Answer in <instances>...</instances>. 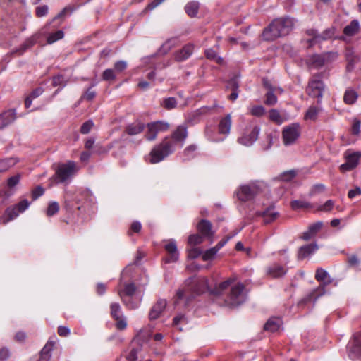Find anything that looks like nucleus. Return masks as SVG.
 <instances>
[{"mask_svg": "<svg viewBox=\"0 0 361 361\" xmlns=\"http://www.w3.org/2000/svg\"><path fill=\"white\" fill-rule=\"evenodd\" d=\"M102 78L104 80H112L116 78L114 71L113 69H106L102 74Z\"/></svg>", "mask_w": 361, "mask_h": 361, "instance_id": "e2e57ef3", "label": "nucleus"}, {"mask_svg": "<svg viewBox=\"0 0 361 361\" xmlns=\"http://www.w3.org/2000/svg\"><path fill=\"white\" fill-rule=\"evenodd\" d=\"M54 343L49 341L44 346L40 353L39 361H49L51 357V352L53 350Z\"/></svg>", "mask_w": 361, "mask_h": 361, "instance_id": "2f4dec72", "label": "nucleus"}, {"mask_svg": "<svg viewBox=\"0 0 361 361\" xmlns=\"http://www.w3.org/2000/svg\"><path fill=\"white\" fill-rule=\"evenodd\" d=\"M197 230L205 237H211L213 233L211 231V224L206 220H202L197 225Z\"/></svg>", "mask_w": 361, "mask_h": 361, "instance_id": "7c9ffc66", "label": "nucleus"}, {"mask_svg": "<svg viewBox=\"0 0 361 361\" xmlns=\"http://www.w3.org/2000/svg\"><path fill=\"white\" fill-rule=\"evenodd\" d=\"M261 190V185L257 183L242 185L237 192V197L240 200L246 202L253 199Z\"/></svg>", "mask_w": 361, "mask_h": 361, "instance_id": "6e6552de", "label": "nucleus"}, {"mask_svg": "<svg viewBox=\"0 0 361 361\" xmlns=\"http://www.w3.org/2000/svg\"><path fill=\"white\" fill-rule=\"evenodd\" d=\"M231 126L232 117L231 114L220 118L217 129L219 135H222L224 140L230 134Z\"/></svg>", "mask_w": 361, "mask_h": 361, "instance_id": "a211bd4d", "label": "nucleus"}, {"mask_svg": "<svg viewBox=\"0 0 361 361\" xmlns=\"http://www.w3.org/2000/svg\"><path fill=\"white\" fill-rule=\"evenodd\" d=\"M202 252L197 247H192L188 250V257L190 259H195L200 255L202 256Z\"/></svg>", "mask_w": 361, "mask_h": 361, "instance_id": "13d9d810", "label": "nucleus"}, {"mask_svg": "<svg viewBox=\"0 0 361 361\" xmlns=\"http://www.w3.org/2000/svg\"><path fill=\"white\" fill-rule=\"evenodd\" d=\"M197 149V146L195 145H191L187 147L184 151V155L186 159H190L193 157V153Z\"/></svg>", "mask_w": 361, "mask_h": 361, "instance_id": "69168bd1", "label": "nucleus"}, {"mask_svg": "<svg viewBox=\"0 0 361 361\" xmlns=\"http://www.w3.org/2000/svg\"><path fill=\"white\" fill-rule=\"evenodd\" d=\"M359 30V23L356 20H353L343 30V33L348 36H353L355 35Z\"/></svg>", "mask_w": 361, "mask_h": 361, "instance_id": "f704fd0d", "label": "nucleus"}, {"mask_svg": "<svg viewBox=\"0 0 361 361\" xmlns=\"http://www.w3.org/2000/svg\"><path fill=\"white\" fill-rule=\"evenodd\" d=\"M319 111V108L317 106H310L305 115V119L314 121L317 118Z\"/></svg>", "mask_w": 361, "mask_h": 361, "instance_id": "ea45409f", "label": "nucleus"}, {"mask_svg": "<svg viewBox=\"0 0 361 361\" xmlns=\"http://www.w3.org/2000/svg\"><path fill=\"white\" fill-rule=\"evenodd\" d=\"M300 135V126L298 123H293L286 126L282 132L283 142L286 146L293 145Z\"/></svg>", "mask_w": 361, "mask_h": 361, "instance_id": "1a4fd4ad", "label": "nucleus"}, {"mask_svg": "<svg viewBox=\"0 0 361 361\" xmlns=\"http://www.w3.org/2000/svg\"><path fill=\"white\" fill-rule=\"evenodd\" d=\"M318 250V246L317 244H309L302 246L299 248L298 251V259L299 260H302L307 257H309L313 253H314Z\"/></svg>", "mask_w": 361, "mask_h": 361, "instance_id": "5701e85b", "label": "nucleus"}, {"mask_svg": "<svg viewBox=\"0 0 361 361\" xmlns=\"http://www.w3.org/2000/svg\"><path fill=\"white\" fill-rule=\"evenodd\" d=\"M48 13L47 6H39L36 8V14L38 17H43Z\"/></svg>", "mask_w": 361, "mask_h": 361, "instance_id": "774afa93", "label": "nucleus"}, {"mask_svg": "<svg viewBox=\"0 0 361 361\" xmlns=\"http://www.w3.org/2000/svg\"><path fill=\"white\" fill-rule=\"evenodd\" d=\"M291 207L293 209L313 207L310 203L304 200H293L291 202Z\"/></svg>", "mask_w": 361, "mask_h": 361, "instance_id": "37998d69", "label": "nucleus"}, {"mask_svg": "<svg viewBox=\"0 0 361 361\" xmlns=\"http://www.w3.org/2000/svg\"><path fill=\"white\" fill-rule=\"evenodd\" d=\"M233 281V278H229L212 290V294L216 300H219V302L221 305L233 307L245 302L246 295L244 285L240 283L232 285Z\"/></svg>", "mask_w": 361, "mask_h": 361, "instance_id": "f257e3e1", "label": "nucleus"}, {"mask_svg": "<svg viewBox=\"0 0 361 361\" xmlns=\"http://www.w3.org/2000/svg\"><path fill=\"white\" fill-rule=\"evenodd\" d=\"M203 235H200L198 234L191 235L188 238V244L190 246H195L197 245L201 244L203 242Z\"/></svg>", "mask_w": 361, "mask_h": 361, "instance_id": "3c124183", "label": "nucleus"}, {"mask_svg": "<svg viewBox=\"0 0 361 361\" xmlns=\"http://www.w3.org/2000/svg\"><path fill=\"white\" fill-rule=\"evenodd\" d=\"M127 68V63L125 61H118L114 64V69L118 73L122 72Z\"/></svg>", "mask_w": 361, "mask_h": 361, "instance_id": "338daca9", "label": "nucleus"}, {"mask_svg": "<svg viewBox=\"0 0 361 361\" xmlns=\"http://www.w3.org/2000/svg\"><path fill=\"white\" fill-rule=\"evenodd\" d=\"M334 207V202L331 200H327L324 204L317 207V210L324 212H329Z\"/></svg>", "mask_w": 361, "mask_h": 361, "instance_id": "09e8293b", "label": "nucleus"}, {"mask_svg": "<svg viewBox=\"0 0 361 361\" xmlns=\"http://www.w3.org/2000/svg\"><path fill=\"white\" fill-rule=\"evenodd\" d=\"M16 163L13 159H5L0 160V173L7 171Z\"/></svg>", "mask_w": 361, "mask_h": 361, "instance_id": "a19ab883", "label": "nucleus"}, {"mask_svg": "<svg viewBox=\"0 0 361 361\" xmlns=\"http://www.w3.org/2000/svg\"><path fill=\"white\" fill-rule=\"evenodd\" d=\"M185 300L187 303L190 300L189 290H179L177 293V300Z\"/></svg>", "mask_w": 361, "mask_h": 361, "instance_id": "5fc2aeb1", "label": "nucleus"}, {"mask_svg": "<svg viewBox=\"0 0 361 361\" xmlns=\"http://www.w3.org/2000/svg\"><path fill=\"white\" fill-rule=\"evenodd\" d=\"M188 137V130L187 127L184 125L178 126L176 129L173 132L171 135V138L175 144V142H181L182 145H183L185 139Z\"/></svg>", "mask_w": 361, "mask_h": 361, "instance_id": "4be33fe9", "label": "nucleus"}, {"mask_svg": "<svg viewBox=\"0 0 361 361\" xmlns=\"http://www.w3.org/2000/svg\"><path fill=\"white\" fill-rule=\"evenodd\" d=\"M30 203L27 200L20 201L13 207H8L6 210V214L8 216V219L6 222L13 220L16 218L20 213L23 212L30 206Z\"/></svg>", "mask_w": 361, "mask_h": 361, "instance_id": "f3484780", "label": "nucleus"}, {"mask_svg": "<svg viewBox=\"0 0 361 361\" xmlns=\"http://www.w3.org/2000/svg\"><path fill=\"white\" fill-rule=\"evenodd\" d=\"M204 133L207 138L213 142H220L224 140V138L216 137L211 128L207 127Z\"/></svg>", "mask_w": 361, "mask_h": 361, "instance_id": "6e6d98bb", "label": "nucleus"}, {"mask_svg": "<svg viewBox=\"0 0 361 361\" xmlns=\"http://www.w3.org/2000/svg\"><path fill=\"white\" fill-rule=\"evenodd\" d=\"M260 128L255 124H250L243 130L238 141L240 144L245 146L252 145L257 139Z\"/></svg>", "mask_w": 361, "mask_h": 361, "instance_id": "423d86ee", "label": "nucleus"}, {"mask_svg": "<svg viewBox=\"0 0 361 361\" xmlns=\"http://www.w3.org/2000/svg\"><path fill=\"white\" fill-rule=\"evenodd\" d=\"M294 25V19L289 17L276 19L264 30L262 37L265 40H274L277 37L288 35Z\"/></svg>", "mask_w": 361, "mask_h": 361, "instance_id": "f03ea898", "label": "nucleus"}, {"mask_svg": "<svg viewBox=\"0 0 361 361\" xmlns=\"http://www.w3.org/2000/svg\"><path fill=\"white\" fill-rule=\"evenodd\" d=\"M44 192V189L40 186L38 185L35 188L32 190V197L33 200H37L38 197L42 196Z\"/></svg>", "mask_w": 361, "mask_h": 361, "instance_id": "680f3d73", "label": "nucleus"}, {"mask_svg": "<svg viewBox=\"0 0 361 361\" xmlns=\"http://www.w3.org/2000/svg\"><path fill=\"white\" fill-rule=\"evenodd\" d=\"M190 281H193V283L195 285L194 291L197 294L202 293L204 292L205 290H208V288H209L208 281L204 277L195 279V280L190 279Z\"/></svg>", "mask_w": 361, "mask_h": 361, "instance_id": "a878e982", "label": "nucleus"}, {"mask_svg": "<svg viewBox=\"0 0 361 361\" xmlns=\"http://www.w3.org/2000/svg\"><path fill=\"white\" fill-rule=\"evenodd\" d=\"M145 128L143 123L136 121L126 127V133L130 135H135L140 133Z\"/></svg>", "mask_w": 361, "mask_h": 361, "instance_id": "c85d7f7f", "label": "nucleus"}, {"mask_svg": "<svg viewBox=\"0 0 361 361\" xmlns=\"http://www.w3.org/2000/svg\"><path fill=\"white\" fill-rule=\"evenodd\" d=\"M248 109L250 114L254 116L261 117L265 114V109L261 105L251 106Z\"/></svg>", "mask_w": 361, "mask_h": 361, "instance_id": "79ce46f5", "label": "nucleus"}, {"mask_svg": "<svg viewBox=\"0 0 361 361\" xmlns=\"http://www.w3.org/2000/svg\"><path fill=\"white\" fill-rule=\"evenodd\" d=\"M258 215L263 217L265 224H270L277 219L279 213L269 208L262 213H258Z\"/></svg>", "mask_w": 361, "mask_h": 361, "instance_id": "c756f323", "label": "nucleus"}, {"mask_svg": "<svg viewBox=\"0 0 361 361\" xmlns=\"http://www.w3.org/2000/svg\"><path fill=\"white\" fill-rule=\"evenodd\" d=\"M93 126L94 123L91 120L85 122L80 128L81 133L87 134L91 130Z\"/></svg>", "mask_w": 361, "mask_h": 361, "instance_id": "bf43d9fd", "label": "nucleus"}, {"mask_svg": "<svg viewBox=\"0 0 361 361\" xmlns=\"http://www.w3.org/2000/svg\"><path fill=\"white\" fill-rule=\"evenodd\" d=\"M344 157L345 162L340 166V170L343 173L352 171L358 165L361 152L348 149L344 154Z\"/></svg>", "mask_w": 361, "mask_h": 361, "instance_id": "0eeeda50", "label": "nucleus"}, {"mask_svg": "<svg viewBox=\"0 0 361 361\" xmlns=\"http://www.w3.org/2000/svg\"><path fill=\"white\" fill-rule=\"evenodd\" d=\"M174 151V143L165 137L161 143L156 145L149 154V162L157 164L164 160Z\"/></svg>", "mask_w": 361, "mask_h": 361, "instance_id": "39448f33", "label": "nucleus"}, {"mask_svg": "<svg viewBox=\"0 0 361 361\" xmlns=\"http://www.w3.org/2000/svg\"><path fill=\"white\" fill-rule=\"evenodd\" d=\"M326 187L324 184H316L312 187L311 190H310L309 195L310 196L314 195L317 193L324 191Z\"/></svg>", "mask_w": 361, "mask_h": 361, "instance_id": "4d7b16f0", "label": "nucleus"}, {"mask_svg": "<svg viewBox=\"0 0 361 361\" xmlns=\"http://www.w3.org/2000/svg\"><path fill=\"white\" fill-rule=\"evenodd\" d=\"M193 51L192 44H187L183 48L175 54V58L177 61H184L189 58Z\"/></svg>", "mask_w": 361, "mask_h": 361, "instance_id": "cd10ccee", "label": "nucleus"}, {"mask_svg": "<svg viewBox=\"0 0 361 361\" xmlns=\"http://www.w3.org/2000/svg\"><path fill=\"white\" fill-rule=\"evenodd\" d=\"M315 279L320 283V285L308 293L300 302V303L306 304L308 302L315 303L317 300L326 293L325 286L332 282L329 273L322 269H317L315 274Z\"/></svg>", "mask_w": 361, "mask_h": 361, "instance_id": "7ed1b4c3", "label": "nucleus"}, {"mask_svg": "<svg viewBox=\"0 0 361 361\" xmlns=\"http://www.w3.org/2000/svg\"><path fill=\"white\" fill-rule=\"evenodd\" d=\"M59 205L58 202L55 201L50 202L49 203L46 214L48 216H51L56 214L59 212Z\"/></svg>", "mask_w": 361, "mask_h": 361, "instance_id": "a18cd8bd", "label": "nucleus"}, {"mask_svg": "<svg viewBox=\"0 0 361 361\" xmlns=\"http://www.w3.org/2000/svg\"><path fill=\"white\" fill-rule=\"evenodd\" d=\"M52 83L54 86L61 85L63 87L66 85V81L63 75H56L53 78Z\"/></svg>", "mask_w": 361, "mask_h": 361, "instance_id": "0e129e2a", "label": "nucleus"}, {"mask_svg": "<svg viewBox=\"0 0 361 361\" xmlns=\"http://www.w3.org/2000/svg\"><path fill=\"white\" fill-rule=\"evenodd\" d=\"M287 272V269L278 263H274L267 267L266 274L271 279H276L283 276Z\"/></svg>", "mask_w": 361, "mask_h": 361, "instance_id": "aec40b11", "label": "nucleus"}, {"mask_svg": "<svg viewBox=\"0 0 361 361\" xmlns=\"http://www.w3.org/2000/svg\"><path fill=\"white\" fill-rule=\"evenodd\" d=\"M37 40V35H33L31 37L27 39L24 43L22 44L20 48L16 51V52L21 55L24 51H25L27 49L32 47Z\"/></svg>", "mask_w": 361, "mask_h": 361, "instance_id": "c9c22d12", "label": "nucleus"}, {"mask_svg": "<svg viewBox=\"0 0 361 361\" xmlns=\"http://www.w3.org/2000/svg\"><path fill=\"white\" fill-rule=\"evenodd\" d=\"M348 355L353 360H361V333L355 334L348 344Z\"/></svg>", "mask_w": 361, "mask_h": 361, "instance_id": "9b49d317", "label": "nucleus"}, {"mask_svg": "<svg viewBox=\"0 0 361 361\" xmlns=\"http://www.w3.org/2000/svg\"><path fill=\"white\" fill-rule=\"evenodd\" d=\"M169 128V124L164 121H155L147 125L145 138L149 141H153L157 138L159 133L166 132Z\"/></svg>", "mask_w": 361, "mask_h": 361, "instance_id": "9d476101", "label": "nucleus"}, {"mask_svg": "<svg viewBox=\"0 0 361 361\" xmlns=\"http://www.w3.org/2000/svg\"><path fill=\"white\" fill-rule=\"evenodd\" d=\"M164 248L168 254V257L166 258L165 262L166 263L176 262L179 257V252L175 240H169V242L164 245Z\"/></svg>", "mask_w": 361, "mask_h": 361, "instance_id": "6ab92c4d", "label": "nucleus"}, {"mask_svg": "<svg viewBox=\"0 0 361 361\" xmlns=\"http://www.w3.org/2000/svg\"><path fill=\"white\" fill-rule=\"evenodd\" d=\"M78 170L79 168L73 161L60 164L56 167L55 173L52 176L51 180L56 183L68 184Z\"/></svg>", "mask_w": 361, "mask_h": 361, "instance_id": "20e7f679", "label": "nucleus"}, {"mask_svg": "<svg viewBox=\"0 0 361 361\" xmlns=\"http://www.w3.org/2000/svg\"><path fill=\"white\" fill-rule=\"evenodd\" d=\"M20 178L21 175L20 173H18L15 176L10 177L7 181L8 187L10 188L15 187L16 185L19 183Z\"/></svg>", "mask_w": 361, "mask_h": 361, "instance_id": "864d4df0", "label": "nucleus"}, {"mask_svg": "<svg viewBox=\"0 0 361 361\" xmlns=\"http://www.w3.org/2000/svg\"><path fill=\"white\" fill-rule=\"evenodd\" d=\"M135 292V286L133 283L126 284L123 290H118V295H120L123 302L130 310H134L138 307V302L130 304L127 300V298H131Z\"/></svg>", "mask_w": 361, "mask_h": 361, "instance_id": "dca6fc26", "label": "nucleus"}, {"mask_svg": "<svg viewBox=\"0 0 361 361\" xmlns=\"http://www.w3.org/2000/svg\"><path fill=\"white\" fill-rule=\"evenodd\" d=\"M335 34V29L331 27L326 30L322 34H317V31L314 30H308L307 31V35L311 37V38L307 39V42L309 46L311 47L316 43H319L322 40H326L332 38Z\"/></svg>", "mask_w": 361, "mask_h": 361, "instance_id": "ddd939ff", "label": "nucleus"}, {"mask_svg": "<svg viewBox=\"0 0 361 361\" xmlns=\"http://www.w3.org/2000/svg\"><path fill=\"white\" fill-rule=\"evenodd\" d=\"M337 57L336 52H326L321 55L312 56L310 61L314 68H319L334 61Z\"/></svg>", "mask_w": 361, "mask_h": 361, "instance_id": "4468645a", "label": "nucleus"}, {"mask_svg": "<svg viewBox=\"0 0 361 361\" xmlns=\"http://www.w3.org/2000/svg\"><path fill=\"white\" fill-rule=\"evenodd\" d=\"M161 104L164 109L171 110L176 107L177 101L174 97H168L164 99Z\"/></svg>", "mask_w": 361, "mask_h": 361, "instance_id": "58836bf2", "label": "nucleus"}, {"mask_svg": "<svg viewBox=\"0 0 361 361\" xmlns=\"http://www.w3.org/2000/svg\"><path fill=\"white\" fill-rule=\"evenodd\" d=\"M274 91L275 90H271V91L267 92L265 95L266 99L264 101L267 105L272 106L277 103L278 99L276 96L274 94Z\"/></svg>", "mask_w": 361, "mask_h": 361, "instance_id": "c03bdc74", "label": "nucleus"}, {"mask_svg": "<svg viewBox=\"0 0 361 361\" xmlns=\"http://www.w3.org/2000/svg\"><path fill=\"white\" fill-rule=\"evenodd\" d=\"M167 305L166 300L164 299H159L157 302L152 306L149 313V318L150 320L157 319L159 317L161 312L166 308Z\"/></svg>", "mask_w": 361, "mask_h": 361, "instance_id": "412c9836", "label": "nucleus"}, {"mask_svg": "<svg viewBox=\"0 0 361 361\" xmlns=\"http://www.w3.org/2000/svg\"><path fill=\"white\" fill-rule=\"evenodd\" d=\"M179 43L178 38L173 37L166 40L161 47L159 51L161 54H167L173 47Z\"/></svg>", "mask_w": 361, "mask_h": 361, "instance_id": "72a5a7b5", "label": "nucleus"}, {"mask_svg": "<svg viewBox=\"0 0 361 361\" xmlns=\"http://www.w3.org/2000/svg\"><path fill=\"white\" fill-rule=\"evenodd\" d=\"M360 124L361 123H360V120H358L357 118H354L353 120L352 128H351L352 134H353L355 135H359V133L360 132Z\"/></svg>", "mask_w": 361, "mask_h": 361, "instance_id": "052dcab7", "label": "nucleus"}, {"mask_svg": "<svg viewBox=\"0 0 361 361\" xmlns=\"http://www.w3.org/2000/svg\"><path fill=\"white\" fill-rule=\"evenodd\" d=\"M205 55L207 59L214 60L219 64L223 63V59L218 56L216 51L212 49H207L205 51Z\"/></svg>", "mask_w": 361, "mask_h": 361, "instance_id": "de8ad7c7", "label": "nucleus"}, {"mask_svg": "<svg viewBox=\"0 0 361 361\" xmlns=\"http://www.w3.org/2000/svg\"><path fill=\"white\" fill-rule=\"evenodd\" d=\"M16 119V112L10 109L0 114V129L11 123Z\"/></svg>", "mask_w": 361, "mask_h": 361, "instance_id": "b1692460", "label": "nucleus"}, {"mask_svg": "<svg viewBox=\"0 0 361 361\" xmlns=\"http://www.w3.org/2000/svg\"><path fill=\"white\" fill-rule=\"evenodd\" d=\"M269 119L276 123V124H281L283 122V119L279 112L278 110L272 109L269 112Z\"/></svg>", "mask_w": 361, "mask_h": 361, "instance_id": "4c0bfd02", "label": "nucleus"}, {"mask_svg": "<svg viewBox=\"0 0 361 361\" xmlns=\"http://www.w3.org/2000/svg\"><path fill=\"white\" fill-rule=\"evenodd\" d=\"M322 223L319 221L310 225L308 229L302 233V238L304 240H309L312 238L321 229Z\"/></svg>", "mask_w": 361, "mask_h": 361, "instance_id": "393cba45", "label": "nucleus"}, {"mask_svg": "<svg viewBox=\"0 0 361 361\" xmlns=\"http://www.w3.org/2000/svg\"><path fill=\"white\" fill-rule=\"evenodd\" d=\"M358 98L357 92L353 89L346 90L344 96L343 101L345 104L351 105L355 103Z\"/></svg>", "mask_w": 361, "mask_h": 361, "instance_id": "473e14b6", "label": "nucleus"}, {"mask_svg": "<svg viewBox=\"0 0 361 361\" xmlns=\"http://www.w3.org/2000/svg\"><path fill=\"white\" fill-rule=\"evenodd\" d=\"M216 253H217L216 250L212 247V248L204 251L202 253V260L203 261L212 260L214 258Z\"/></svg>", "mask_w": 361, "mask_h": 361, "instance_id": "603ef678", "label": "nucleus"}, {"mask_svg": "<svg viewBox=\"0 0 361 361\" xmlns=\"http://www.w3.org/2000/svg\"><path fill=\"white\" fill-rule=\"evenodd\" d=\"M230 84L231 85L233 92L230 94L229 99L231 101H235L238 97V83L235 79H233L230 81Z\"/></svg>", "mask_w": 361, "mask_h": 361, "instance_id": "8fccbe9b", "label": "nucleus"}, {"mask_svg": "<svg viewBox=\"0 0 361 361\" xmlns=\"http://www.w3.org/2000/svg\"><path fill=\"white\" fill-rule=\"evenodd\" d=\"M199 9V3L197 1H191L186 4L185 7V12L190 17H194L197 13Z\"/></svg>", "mask_w": 361, "mask_h": 361, "instance_id": "e433bc0d", "label": "nucleus"}, {"mask_svg": "<svg viewBox=\"0 0 361 361\" xmlns=\"http://www.w3.org/2000/svg\"><path fill=\"white\" fill-rule=\"evenodd\" d=\"M64 33L62 30H58L56 32L50 34L47 37V43L53 44L59 39L63 37Z\"/></svg>", "mask_w": 361, "mask_h": 361, "instance_id": "49530a36", "label": "nucleus"}, {"mask_svg": "<svg viewBox=\"0 0 361 361\" xmlns=\"http://www.w3.org/2000/svg\"><path fill=\"white\" fill-rule=\"evenodd\" d=\"M111 315L116 320V326L118 330H124L127 327V322L123 316L118 303L111 305Z\"/></svg>", "mask_w": 361, "mask_h": 361, "instance_id": "2eb2a0df", "label": "nucleus"}, {"mask_svg": "<svg viewBox=\"0 0 361 361\" xmlns=\"http://www.w3.org/2000/svg\"><path fill=\"white\" fill-rule=\"evenodd\" d=\"M282 325V321L279 317H272L269 319L264 325V329L271 332H276L280 329Z\"/></svg>", "mask_w": 361, "mask_h": 361, "instance_id": "bb28decb", "label": "nucleus"}, {"mask_svg": "<svg viewBox=\"0 0 361 361\" xmlns=\"http://www.w3.org/2000/svg\"><path fill=\"white\" fill-rule=\"evenodd\" d=\"M324 90V85L322 81L317 76H313L309 82L306 91L310 96L318 98V102H320Z\"/></svg>", "mask_w": 361, "mask_h": 361, "instance_id": "f8f14e48", "label": "nucleus"}]
</instances>
